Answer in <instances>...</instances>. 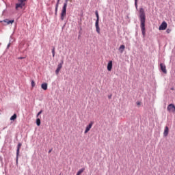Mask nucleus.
Instances as JSON below:
<instances>
[{"label": "nucleus", "instance_id": "2eb2a0df", "mask_svg": "<svg viewBox=\"0 0 175 175\" xmlns=\"http://www.w3.org/2000/svg\"><path fill=\"white\" fill-rule=\"evenodd\" d=\"M17 118V114L14 113L11 118H10V121H14Z\"/></svg>", "mask_w": 175, "mask_h": 175}, {"label": "nucleus", "instance_id": "1a4fd4ad", "mask_svg": "<svg viewBox=\"0 0 175 175\" xmlns=\"http://www.w3.org/2000/svg\"><path fill=\"white\" fill-rule=\"evenodd\" d=\"M111 69H113V61L110 60L107 64V70L111 72Z\"/></svg>", "mask_w": 175, "mask_h": 175}, {"label": "nucleus", "instance_id": "a878e982", "mask_svg": "<svg viewBox=\"0 0 175 175\" xmlns=\"http://www.w3.org/2000/svg\"><path fill=\"white\" fill-rule=\"evenodd\" d=\"M166 32H167V33H170V32H172V30L170 29H167L166 30Z\"/></svg>", "mask_w": 175, "mask_h": 175}, {"label": "nucleus", "instance_id": "20e7f679", "mask_svg": "<svg viewBox=\"0 0 175 175\" xmlns=\"http://www.w3.org/2000/svg\"><path fill=\"white\" fill-rule=\"evenodd\" d=\"M21 143L18 144L16 149V163H18V155H20V148H21Z\"/></svg>", "mask_w": 175, "mask_h": 175}, {"label": "nucleus", "instance_id": "0eeeda50", "mask_svg": "<svg viewBox=\"0 0 175 175\" xmlns=\"http://www.w3.org/2000/svg\"><path fill=\"white\" fill-rule=\"evenodd\" d=\"M62 65H64V60H62L61 63H59L57 65V68L55 70V74L58 75V73H59V70H61V69L62 68Z\"/></svg>", "mask_w": 175, "mask_h": 175}, {"label": "nucleus", "instance_id": "473e14b6", "mask_svg": "<svg viewBox=\"0 0 175 175\" xmlns=\"http://www.w3.org/2000/svg\"><path fill=\"white\" fill-rule=\"evenodd\" d=\"M1 162H2V159H1Z\"/></svg>", "mask_w": 175, "mask_h": 175}, {"label": "nucleus", "instance_id": "39448f33", "mask_svg": "<svg viewBox=\"0 0 175 175\" xmlns=\"http://www.w3.org/2000/svg\"><path fill=\"white\" fill-rule=\"evenodd\" d=\"M160 69L164 73V75H166L167 73V70H166V66L163 63L160 64Z\"/></svg>", "mask_w": 175, "mask_h": 175}, {"label": "nucleus", "instance_id": "dca6fc26", "mask_svg": "<svg viewBox=\"0 0 175 175\" xmlns=\"http://www.w3.org/2000/svg\"><path fill=\"white\" fill-rule=\"evenodd\" d=\"M59 1H61V0H57V2L56 3V5H55V13H57V12H58V6L59 5Z\"/></svg>", "mask_w": 175, "mask_h": 175}, {"label": "nucleus", "instance_id": "9b49d317", "mask_svg": "<svg viewBox=\"0 0 175 175\" xmlns=\"http://www.w3.org/2000/svg\"><path fill=\"white\" fill-rule=\"evenodd\" d=\"M25 6V4H21V3H18L16 4V10H18V9H23Z\"/></svg>", "mask_w": 175, "mask_h": 175}, {"label": "nucleus", "instance_id": "5701e85b", "mask_svg": "<svg viewBox=\"0 0 175 175\" xmlns=\"http://www.w3.org/2000/svg\"><path fill=\"white\" fill-rule=\"evenodd\" d=\"M96 20H99V14H98V11H96Z\"/></svg>", "mask_w": 175, "mask_h": 175}, {"label": "nucleus", "instance_id": "f8f14e48", "mask_svg": "<svg viewBox=\"0 0 175 175\" xmlns=\"http://www.w3.org/2000/svg\"><path fill=\"white\" fill-rule=\"evenodd\" d=\"M167 135H169V127L167 126H166L165 127L164 132H163L164 137H166L167 136Z\"/></svg>", "mask_w": 175, "mask_h": 175}, {"label": "nucleus", "instance_id": "4be33fe9", "mask_svg": "<svg viewBox=\"0 0 175 175\" xmlns=\"http://www.w3.org/2000/svg\"><path fill=\"white\" fill-rule=\"evenodd\" d=\"M96 31L97 33H100V29L98 27H96Z\"/></svg>", "mask_w": 175, "mask_h": 175}, {"label": "nucleus", "instance_id": "9d476101", "mask_svg": "<svg viewBox=\"0 0 175 175\" xmlns=\"http://www.w3.org/2000/svg\"><path fill=\"white\" fill-rule=\"evenodd\" d=\"M167 110L168 111H175V106L174 104H170L167 106Z\"/></svg>", "mask_w": 175, "mask_h": 175}, {"label": "nucleus", "instance_id": "7c9ffc66", "mask_svg": "<svg viewBox=\"0 0 175 175\" xmlns=\"http://www.w3.org/2000/svg\"><path fill=\"white\" fill-rule=\"evenodd\" d=\"M10 47V44H8V46H7V49H9Z\"/></svg>", "mask_w": 175, "mask_h": 175}, {"label": "nucleus", "instance_id": "f03ea898", "mask_svg": "<svg viewBox=\"0 0 175 175\" xmlns=\"http://www.w3.org/2000/svg\"><path fill=\"white\" fill-rule=\"evenodd\" d=\"M69 0H66L65 3H64V6L62 8V10L60 14V19L62 21L65 20V17H66V8L68 7V1Z\"/></svg>", "mask_w": 175, "mask_h": 175}, {"label": "nucleus", "instance_id": "c85d7f7f", "mask_svg": "<svg viewBox=\"0 0 175 175\" xmlns=\"http://www.w3.org/2000/svg\"><path fill=\"white\" fill-rule=\"evenodd\" d=\"M140 105H141V103H140L139 101H137V106H140Z\"/></svg>", "mask_w": 175, "mask_h": 175}, {"label": "nucleus", "instance_id": "ddd939ff", "mask_svg": "<svg viewBox=\"0 0 175 175\" xmlns=\"http://www.w3.org/2000/svg\"><path fill=\"white\" fill-rule=\"evenodd\" d=\"M41 88L44 90V91H46L47 90V83H42Z\"/></svg>", "mask_w": 175, "mask_h": 175}, {"label": "nucleus", "instance_id": "bb28decb", "mask_svg": "<svg viewBox=\"0 0 175 175\" xmlns=\"http://www.w3.org/2000/svg\"><path fill=\"white\" fill-rule=\"evenodd\" d=\"M17 59H25V57H19Z\"/></svg>", "mask_w": 175, "mask_h": 175}, {"label": "nucleus", "instance_id": "f257e3e1", "mask_svg": "<svg viewBox=\"0 0 175 175\" xmlns=\"http://www.w3.org/2000/svg\"><path fill=\"white\" fill-rule=\"evenodd\" d=\"M139 20L141 23V29L143 36H146V13L144 9H139Z\"/></svg>", "mask_w": 175, "mask_h": 175}, {"label": "nucleus", "instance_id": "393cba45", "mask_svg": "<svg viewBox=\"0 0 175 175\" xmlns=\"http://www.w3.org/2000/svg\"><path fill=\"white\" fill-rule=\"evenodd\" d=\"M31 87H35V81L33 80L31 81Z\"/></svg>", "mask_w": 175, "mask_h": 175}, {"label": "nucleus", "instance_id": "aec40b11", "mask_svg": "<svg viewBox=\"0 0 175 175\" xmlns=\"http://www.w3.org/2000/svg\"><path fill=\"white\" fill-rule=\"evenodd\" d=\"M36 124L38 126H40V120L39 118L36 119Z\"/></svg>", "mask_w": 175, "mask_h": 175}, {"label": "nucleus", "instance_id": "cd10ccee", "mask_svg": "<svg viewBox=\"0 0 175 175\" xmlns=\"http://www.w3.org/2000/svg\"><path fill=\"white\" fill-rule=\"evenodd\" d=\"M135 8H137V0H135Z\"/></svg>", "mask_w": 175, "mask_h": 175}, {"label": "nucleus", "instance_id": "f3484780", "mask_svg": "<svg viewBox=\"0 0 175 175\" xmlns=\"http://www.w3.org/2000/svg\"><path fill=\"white\" fill-rule=\"evenodd\" d=\"M84 170H85V168H81V169H80V170L77 172V174H78V175L81 174V173H83V172H84Z\"/></svg>", "mask_w": 175, "mask_h": 175}, {"label": "nucleus", "instance_id": "423d86ee", "mask_svg": "<svg viewBox=\"0 0 175 175\" xmlns=\"http://www.w3.org/2000/svg\"><path fill=\"white\" fill-rule=\"evenodd\" d=\"M93 125H94V122L91 121L90 122V124L86 126L84 133H88V132H90V130L91 129V128H92Z\"/></svg>", "mask_w": 175, "mask_h": 175}, {"label": "nucleus", "instance_id": "412c9836", "mask_svg": "<svg viewBox=\"0 0 175 175\" xmlns=\"http://www.w3.org/2000/svg\"><path fill=\"white\" fill-rule=\"evenodd\" d=\"M19 3L22 4V5H25V1L27 0H18Z\"/></svg>", "mask_w": 175, "mask_h": 175}, {"label": "nucleus", "instance_id": "a211bd4d", "mask_svg": "<svg viewBox=\"0 0 175 175\" xmlns=\"http://www.w3.org/2000/svg\"><path fill=\"white\" fill-rule=\"evenodd\" d=\"M52 54H53V57H55V47H53L52 49Z\"/></svg>", "mask_w": 175, "mask_h": 175}, {"label": "nucleus", "instance_id": "4468645a", "mask_svg": "<svg viewBox=\"0 0 175 175\" xmlns=\"http://www.w3.org/2000/svg\"><path fill=\"white\" fill-rule=\"evenodd\" d=\"M124 50H125V45L122 44L119 48L120 53H124Z\"/></svg>", "mask_w": 175, "mask_h": 175}, {"label": "nucleus", "instance_id": "6e6552de", "mask_svg": "<svg viewBox=\"0 0 175 175\" xmlns=\"http://www.w3.org/2000/svg\"><path fill=\"white\" fill-rule=\"evenodd\" d=\"M1 23H5L4 25H10V24H13V23H14V20L10 21L9 19H5L1 21Z\"/></svg>", "mask_w": 175, "mask_h": 175}, {"label": "nucleus", "instance_id": "2f4dec72", "mask_svg": "<svg viewBox=\"0 0 175 175\" xmlns=\"http://www.w3.org/2000/svg\"><path fill=\"white\" fill-rule=\"evenodd\" d=\"M109 99H111V95L108 96Z\"/></svg>", "mask_w": 175, "mask_h": 175}, {"label": "nucleus", "instance_id": "c756f323", "mask_svg": "<svg viewBox=\"0 0 175 175\" xmlns=\"http://www.w3.org/2000/svg\"><path fill=\"white\" fill-rule=\"evenodd\" d=\"M52 151H53V149L49 150V152H48L49 154H50V152H51Z\"/></svg>", "mask_w": 175, "mask_h": 175}, {"label": "nucleus", "instance_id": "b1692460", "mask_svg": "<svg viewBox=\"0 0 175 175\" xmlns=\"http://www.w3.org/2000/svg\"><path fill=\"white\" fill-rule=\"evenodd\" d=\"M43 113V111H42V110L40 111L38 113L36 117H37V118L39 117V116H40V113Z\"/></svg>", "mask_w": 175, "mask_h": 175}, {"label": "nucleus", "instance_id": "6ab92c4d", "mask_svg": "<svg viewBox=\"0 0 175 175\" xmlns=\"http://www.w3.org/2000/svg\"><path fill=\"white\" fill-rule=\"evenodd\" d=\"M95 27H96V28L99 27V19H96V23H95Z\"/></svg>", "mask_w": 175, "mask_h": 175}, {"label": "nucleus", "instance_id": "7ed1b4c3", "mask_svg": "<svg viewBox=\"0 0 175 175\" xmlns=\"http://www.w3.org/2000/svg\"><path fill=\"white\" fill-rule=\"evenodd\" d=\"M167 28V23L163 21L159 27V31H165Z\"/></svg>", "mask_w": 175, "mask_h": 175}]
</instances>
